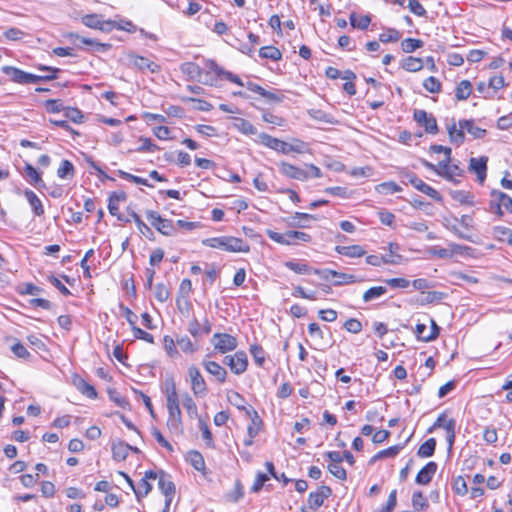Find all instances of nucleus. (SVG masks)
I'll list each match as a JSON object with an SVG mask.
<instances>
[{"label":"nucleus","instance_id":"1","mask_svg":"<svg viewBox=\"0 0 512 512\" xmlns=\"http://www.w3.org/2000/svg\"><path fill=\"white\" fill-rule=\"evenodd\" d=\"M203 245L218 248L229 252H248L249 245L241 238L221 236L208 238L202 241Z\"/></svg>","mask_w":512,"mask_h":512},{"label":"nucleus","instance_id":"2","mask_svg":"<svg viewBox=\"0 0 512 512\" xmlns=\"http://www.w3.org/2000/svg\"><path fill=\"white\" fill-rule=\"evenodd\" d=\"M489 211L502 217L505 213L512 214V198L499 190H492L489 200Z\"/></svg>","mask_w":512,"mask_h":512},{"label":"nucleus","instance_id":"3","mask_svg":"<svg viewBox=\"0 0 512 512\" xmlns=\"http://www.w3.org/2000/svg\"><path fill=\"white\" fill-rule=\"evenodd\" d=\"M214 349L224 354L237 348V339L227 333H215L211 339Z\"/></svg>","mask_w":512,"mask_h":512},{"label":"nucleus","instance_id":"4","mask_svg":"<svg viewBox=\"0 0 512 512\" xmlns=\"http://www.w3.org/2000/svg\"><path fill=\"white\" fill-rule=\"evenodd\" d=\"M168 410L167 427L171 431L178 432L182 428V415L179 400L166 402Z\"/></svg>","mask_w":512,"mask_h":512},{"label":"nucleus","instance_id":"5","mask_svg":"<svg viewBox=\"0 0 512 512\" xmlns=\"http://www.w3.org/2000/svg\"><path fill=\"white\" fill-rule=\"evenodd\" d=\"M188 376L193 394L196 397L205 396L207 393V385L202 374L200 373V370L196 366L192 365L188 368Z\"/></svg>","mask_w":512,"mask_h":512},{"label":"nucleus","instance_id":"6","mask_svg":"<svg viewBox=\"0 0 512 512\" xmlns=\"http://www.w3.org/2000/svg\"><path fill=\"white\" fill-rule=\"evenodd\" d=\"M280 173L290 179L298 181H306L309 179V172L305 169L297 167L289 162L280 161L278 163Z\"/></svg>","mask_w":512,"mask_h":512},{"label":"nucleus","instance_id":"7","mask_svg":"<svg viewBox=\"0 0 512 512\" xmlns=\"http://www.w3.org/2000/svg\"><path fill=\"white\" fill-rule=\"evenodd\" d=\"M406 178L408 182L414 186L418 191L424 193L431 199H433L436 202L442 201L441 194L435 190L430 185L426 184L424 181H422L420 178H418L414 173H409L406 175Z\"/></svg>","mask_w":512,"mask_h":512},{"label":"nucleus","instance_id":"8","mask_svg":"<svg viewBox=\"0 0 512 512\" xmlns=\"http://www.w3.org/2000/svg\"><path fill=\"white\" fill-rule=\"evenodd\" d=\"M2 72L10 76L11 80L15 83L26 84L39 82V78L35 77V74L27 73L13 66H3Z\"/></svg>","mask_w":512,"mask_h":512},{"label":"nucleus","instance_id":"9","mask_svg":"<svg viewBox=\"0 0 512 512\" xmlns=\"http://www.w3.org/2000/svg\"><path fill=\"white\" fill-rule=\"evenodd\" d=\"M413 118L420 126L425 128L426 133L436 134L438 132L436 118L425 110L416 109L413 113Z\"/></svg>","mask_w":512,"mask_h":512},{"label":"nucleus","instance_id":"10","mask_svg":"<svg viewBox=\"0 0 512 512\" xmlns=\"http://www.w3.org/2000/svg\"><path fill=\"white\" fill-rule=\"evenodd\" d=\"M259 142L276 151V152H279V153H282L284 155H288L289 154V146H288V143L283 141V140H280L278 138H275V137H272L271 135L267 134V133H260L259 134Z\"/></svg>","mask_w":512,"mask_h":512},{"label":"nucleus","instance_id":"11","mask_svg":"<svg viewBox=\"0 0 512 512\" xmlns=\"http://www.w3.org/2000/svg\"><path fill=\"white\" fill-rule=\"evenodd\" d=\"M158 477V472L149 470L145 472V475L138 482L137 486L134 485V489H132L135 493V496L138 501L141 498L148 495V493L152 490V485L149 483L150 479L156 480Z\"/></svg>","mask_w":512,"mask_h":512},{"label":"nucleus","instance_id":"12","mask_svg":"<svg viewBox=\"0 0 512 512\" xmlns=\"http://www.w3.org/2000/svg\"><path fill=\"white\" fill-rule=\"evenodd\" d=\"M332 493L330 487L322 485L317 491L311 492L308 497V507L310 510H316L321 507L324 500L328 498Z\"/></svg>","mask_w":512,"mask_h":512},{"label":"nucleus","instance_id":"13","mask_svg":"<svg viewBox=\"0 0 512 512\" xmlns=\"http://www.w3.org/2000/svg\"><path fill=\"white\" fill-rule=\"evenodd\" d=\"M129 63L133 67L137 68L138 70L144 71L148 70L151 73H157L160 71V66L156 64L153 61H150L148 58L135 55V54H129L128 55Z\"/></svg>","mask_w":512,"mask_h":512},{"label":"nucleus","instance_id":"14","mask_svg":"<svg viewBox=\"0 0 512 512\" xmlns=\"http://www.w3.org/2000/svg\"><path fill=\"white\" fill-rule=\"evenodd\" d=\"M488 158L481 156L479 158H471L469 161V170L477 175V180L482 184L486 179Z\"/></svg>","mask_w":512,"mask_h":512},{"label":"nucleus","instance_id":"15","mask_svg":"<svg viewBox=\"0 0 512 512\" xmlns=\"http://www.w3.org/2000/svg\"><path fill=\"white\" fill-rule=\"evenodd\" d=\"M437 471V464L433 461L428 462L416 475L415 482L419 485H427L431 482Z\"/></svg>","mask_w":512,"mask_h":512},{"label":"nucleus","instance_id":"16","mask_svg":"<svg viewBox=\"0 0 512 512\" xmlns=\"http://www.w3.org/2000/svg\"><path fill=\"white\" fill-rule=\"evenodd\" d=\"M82 23L93 29H99L102 31L108 30V26H113V21H102L97 14H88L82 17Z\"/></svg>","mask_w":512,"mask_h":512},{"label":"nucleus","instance_id":"17","mask_svg":"<svg viewBox=\"0 0 512 512\" xmlns=\"http://www.w3.org/2000/svg\"><path fill=\"white\" fill-rule=\"evenodd\" d=\"M158 488L164 494L165 498H173L175 494V485L170 477L163 471L158 473Z\"/></svg>","mask_w":512,"mask_h":512},{"label":"nucleus","instance_id":"18","mask_svg":"<svg viewBox=\"0 0 512 512\" xmlns=\"http://www.w3.org/2000/svg\"><path fill=\"white\" fill-rule=\"evenodd\" d=\"M202 365L205 370L213 375L220 383H224L226 381L227 371L217 362L204 360Z\"/></svg>","mask_w":512,"mask_h":512},{"label":"nucleus","instance_id":"19","mask_svg":"<svg viewBox=\"0 0 512 512\" xmlns=\"http://www.w3.org/2000/svg\"><path fill=\"white\" fill-rule=\"evenodd\" d=\"M247 366L248 359L246 353L244 351L236 352L230 370L236 375H241L247 370Z\"/></svg>","mask_w":512,"mask_h":512},{"label":"nucleus","instance_id":"20","mask_svg":"<svg viewBox=\"0 0 512 512\" xmlns=\"http://www.w3.org/2000/svg\"><path fill=\"white\" fill-rule=\"evenodd\" d=\"M130 448L131 445L123 441H114L111 447L113 459L115 461H124L128 456Z\"/></svg>","mask_w":512,"mask_h":512},{"label":"nucleus","instance_id":"21","mask_svg":"<svg viewBox=\"0 0 512 512\" xmlns=\"http://www.w3.org/2000/svg\"><path fill=\"white\" fill-rule=\"evenodd\" d=\"M459 126L475 139L483 138L486 135V130L475 126L473 120H460Z\"/></svg>","mask_w":512,"mask_h":512},{"label":"nucleus","instance_id":"22","mask_svg":"<svg viewBox=\"0 0 512 512\" xmlns=\"http://www.w3.org/2000/svg\"><path fill=\"white\" fill-rule=\"evenodd\" d=\"M24 195L28 203L30 204L34 214L36 216H42L44 214V208L38 196L32 190L29 189H26L24 191Z\"/></svg>","mask_w":512,"mask_h":512},{"label":"nucleus","instance_id":"23","mask_svg":"<svg viewBox=\"0 0 512 512\" xmlns=\"http://www.w3.org/2000/svg\"><path fill=\"white\" fill-rule=\"evenodd\" d=\"M70 36L79 40L82 44L90 46L91 51L103 52V51H107L111 48V44L100 43L91 38L81 37L77 34H71Z\"/></svg>","mask_w":512,"mask_h":512},{"label":"nucleus","instance_id":"24","mask_svg":"<svg viewBox=\"0 0 512 512\" xmlns=\"http://www.w3.org/2000/svg\"><path fill=\"white\" fill-rule=\"evenodd\" d=\"M182 405L186 409L190 419H201L198 413L197 405L188 393H184L182 395Z\"/></svg>","mask_w":512,"mask_h":512},{"label":"nucleus","instance_id":"25","mask_svg":"<svg viewBox=\"0 0 512 512\" xmlns=\"http://www.w3.org/2000/svg\"><path fill=\"white\" fill-rule=\"evenodd\" d=\"M336 251L344 256L357 258L365 255V250L360 245H351V246H337Z\"/></svg>","mask_w":512,"mask_h":512},{"label":"nucleus","instance_id":"26","mask_svg":"<svg viewBox=\"0 0 512 512\" xmlns=\"http://www.w3.org/2000/svg\"><path fill=\"white\" fill-rule=\"evenodd\" d=\"M364 279L353 274H347L335 271L334 285L341 286L346 284H353L362 282Z\"/></svg>","mask_w":512,"mask_h":512},{"label":"nucleus","instance_id":"27","mask_svg":"<svg viewBox=\"0 0 512 512\" xmlns=\"http://www.w3.org/2000/svg\"><path fill=\"white\" fill-rule=\"evenodd\" d=\"M154 228L165 236L174 235L177 228L172 220L162 218L158 222H154Z\"/></svg>","mask_w":512,"mask_h":512},{"label":"nucleus","instance_id":"28","mask_svg":"<svg viewBox=\"0 0 512 512\" xmlns=\"http://www.w3.org/2000/svg\"><path fill=\"white\" fill-rule=\"evenodd\" d=\"M24 172L26 176L30 179V183L32 185H34L37 188L45 186L40 173L31 164H25Z\"/></svg>","mask_w":512,"mask_h":512},{"label":"nucleus","instance_id":"29","mask_svg":"<svg viewBox=\"0 0 512 512\" xmlns=\"http://www.w3.org/2000/svg\"><path fill=\"white\" fill-rule=\"evenodd\" d=\"M402 68L409 72H417L423 68V61L420 58L408 56L402 60Z\"/></svg>","mask_w":512,"mask_h":512},{"label":"nucleus","instance_id":"30","mask_svg":"<svg viewBox=\"0 0 512 512\" xmlns=\"http://www.w3.org/2000/svg\"><path fill=\"white\" fill-rule=\"evenodd\" d=\"M234 127L245 135H255L257 133V129L254 125L243 118H236L234 121Z\"/></svg>","mask_w":512,"mask_h":512},{"label":"nucleus","instance_id":"31","mask_svg":"<svg viewBox=\"0 0 512 512\" xmlns=\"http://www.w3.org/2000/svg\"><path fill=\"white\" fill-rule=\"evenodd\" d=\"M472 92V85L468 80H462L456 87L455 96L457 100H466Z\"/></svg>","mask_w":512,"mask_h":512},{"label":"nucleus","instance_id":"32","mask_svg":"<svg viewBox=\"0 0 512 512\" xmlns=\"http://www.w3.org/2000/svg\"><path fill=\"white\" fill-rule=\"evenodd\" d=\"M387 292V289L386 287L384 286H375V287H371L369 288L368 290H366L364 293H363V301L365 303H368L372 300H375V299H378L380 298L381 296H383L385 293Z\"/></svg>","mask_w":512,"mask_h":512},{"label":"nucleus","instance_id":"33","mask_svg":"<svg viewBox=\"0 0 512 512\" xmlns=\"http://www.w3.org/2000/svg\"><path fill=\"white\" fill-rule=\"evenodd\" d=\"M436 440L429 438L419 447L417 454L419 457L427 458L431 457L435 452Z\"/></svg>","mask_w":512,"mask_h":512},{"label":"nucleus","instance_id":"34","mask_svg":"<svg viewBox=\"0 0 512 512\" xmlns=\"http://www.w3.org/2000/svg\"><path fill=\"white\" fill-rule=\"evenodd\" d=\"M286 237L289 240L288 245H295L298 241L310 242L311 236L305 232L289 230L286 231Z\"/></svg>","mask_w":512,"mask_h":512},{"label":"nucleus","instance_id":"35","mask_svg":"<svg viewBox=\"0 0 512 512\" xmlns=\"http://www.w3.org/2000/svg\"><path fill=\"white\" fill-rule=\"evenodd\" d=\"M260 57L264 59H271L274 61L280 60L282 54L280 50L274 46H264L259 50Z\"/></svg>","mask_w":512,"mask_h":512},{"label":"nucleus","instance_id":"36","mask_svg":"<svg viewBox=\"0 0 512 512\" xmlns=\"http://www.w3.org/2000/svg\"><path fill=\"white\" fill-rule=\"evenodd\" d=\"M292 219H293V222L291 223L292 226H296L299 228H307V227H309L308 221L310 219L315 220L316 218L311 214L296 212L292 216Z\"/></svg>","mask_w":512,"mask_h":512},{"label":"nucleus","instance_id":"37","mask_svg":"<svg viewBox=\"0 0 512 512\" xmlns=\"http://www.w3.org/2000/svg\"><path fill=\"white\" fill-rule=\"evenodd\" d=\"M164 393L166 396V402L179 400L178 393L176 390V384L172 378L167 379L164 383Z\"/></svg>","mask_w":512,"mask_h":512},{"label":"nucleus","instance_id":"38","mask_svg":"<svg viewBox=\"0 0 512 512\" xmlns=\"http://www.w3.org/2000/svg\"><path fill=\"white\" fill-rule=\"evenodd\" d=\"M130 216H131V218L133 219V221L135 222V224H136V226H137V228H138L139 232H140L142 235L146 236L147 238L151 239V238H152V236H153V232H152L151 228H150L148 225H146V224L141 220L140 216H139L137 213H135V212H133V211H132V212L130 213Z\"/></svg>","mask_w":512,"mask_h":512},{"label":"nucleus","instance_id":"39","mask_svg":"<svg viewBox=\"0 0 512 512\" xmlns=\"http://www.w3.org/2000/svg\"><path fill=\"white\" fill-rule=\"evenodd\" d=\"M448 134L450 141L460 145L464 141V130L462 128H457L456 124L453 123L452 125L448 126Z\"/></svg>","mask_w":512,"mask_h":512},{"label":"nucleus","instance_id":"40","mask_svg":"<svg viewBox=\"0 0 512 512\" xmlns=\"http://www.w3.org/2000/svg\"><path fill=\"white\" fill-rule=\"evenodd\" d=\"M451 247L452 249L433 247L430 250V253L438 258L447 259L452 257L454 252L458 251V249L460 248V246L456 244H452Z\"/></svg>","mask_w":512,"mask_h":512},{"label":"nucleus","instance_id":"41","mask_svg":"<svg viewBox=\"0 0 512 512\" xmlns=\"http://www.w3.org/2000/svg\"><path fill=\"white\" fill-rule=\"evenodd\" d=\"M176 343L180 349L187 354H193L198 349L197 346L187 336L177 338Z\"/></svg>","mask_w":512,"mask_h":512},{"label":"nucleus","instance_id":"42","mask_svg":"<svg viewBox=\"0 0 512 512\" xmlns=\"http://www.w3.org/2000/svg\"><path fill=\"white\" fill-rule=\"evenodd\" d=\"M188 461L198 471H202L205 468L204 458L198 451H190L188 453Z\"/></svg>","mask_w":512,"mask_h":512},{"label":"nucleus","instance_id":"43","mask_svg":"<svg viewBox=\"0 0 512 512\" xmlns=\"http://www.w3.org/2000/svg\"><path fill=\"white\" fill-rule=\"evenodd\" d=\"M450 161L451 159L445 158L444 160L440 161L437 166V174L446 178L447 180H452L453 178V172L452 167H450Z\"/></svg>","mask_w":512,"mask_h":512},{"label":"nucleus","instance_id":"44","mask_svg":"<svg viewBox=\"0 0 512 512\" xmlns=\"http://www.w3.org/2000/svg\"><path fill=\"white\" fill-rule=\"evenodd\" d=\"M412 505L417 510H425L428 508V500L421 491H415L412 495Z\"/></svg>","mask_w":512,"mask_h":512},{"label":"nucleus","instance_id":"45","mask_svg":"<svg viewBox=\"0 0 512 512\" xmlns=\"http://www.w3.org/2000/svg\"><path fill=\"white\" fill-rule=\"evenodd\" d=\"M422 46L423 42L414 38H406L401 42V49L405 53H411Z\"/></svg>","mask_w":512,"mask_h":512},{"label":"nucleus","instance_id":"46","mask_svg":"<svg viewBox=\"0 0 512 512\" xmlns=\"http://www.w3.org/2000/svg\"><path fill=\"white\" fill-rule=\"evenodd\" d=\"M400 38L401 33L394 28H389L379 35V40L383 43L397 42Z\"/></svg>","mask_w":512,"mask_h":512},{"label":"nucleus","instance_id":"47","mask_svg":"<svg viewBox=\"0 0 512 512\" xmlns=\"http://www.w3.org/2000/svg\"><path fill=\"white\" fill-rule=\"evenodd\" d=\"M74 175V166L69 160H63L61 162L60 167L57 170V176L61 179H65L67 177H73Z\"/></svg>","mask_w":512,"mask_h":512},{"label":"nucleus","instance_id":"48","mask_svg":"<svg viewBox=\"0 0 512 512\" xmlns=\"http://www.w3.org/2000/svg\"><path fill=\"white\" fill-rule=\"evenodd\" d=\"M78 390L87 397L94 399L97 397L96 389L83 379H80L76 384Z\"/></svg>","mask_w":512,"mask_h":512},{"label":"nucleus","instance_id":"49","mask_svg":"<svg viewBox=\"0 0 512 512\" xmlns=\"http://www.w3.org/2000/svg\"><path fill=\"white\" fill-rule=\"evenodd\" d=\"M375 189L382 194H393L401 191V187L393 181L381 183L377 185Z\"/></svg>","mask_w":512,"mask_h":512},{"label":"nucleus","instance_id":"50","mask_svg":"<svg viewBox=\"0 0 512 512\" xmlns=\"http://www.w3.org/2000/svg\"><path fill=\"white\" fill-rule=\"evenodd\" d=\"M163 344H164V349L166 351V353L171 357V358H175L179 355L178 353V350L176 349V341H174V339L171 337V336H164L163 338Z\"/></svg>","mask_w":512,"mask_h":512},{"label":"nucleus","instance_id":"51","mask_svg":"<svg viewBox=\"0 0 512 512\" xmlns=\"http://www.w3.org/2000/svg\"><path fill=\"white\" fill-rule=\"evenodd\" d=\"M285 266L297 274H307L313 271L307 264L300 262L287 261Z\"/></svg>","mask_w":512,"mask_h":512},{"label":"nucleus","instance_id":"52","mask_svg":"<svg viewBox=\"0 0 512 512\" xmlns=\"http://www.w3.org/2000/svg\"><path fill=\"white\" fill-rule=\"evenodd\" d=\"M250 353L258 366H263L265 362V352L259 345H251Z\"/></svg>","mask_w":512,"mask_h":512},{"label":"nucleus","instance_id":"53","mask_svg":"<svg viewBox=\"0 0 512 512\" xmlns=\"http://www.w3.org/2000/svg\"><path fill=\"white\" fill-rule=\"evenodd\" d=\"M401 449L402 447L400 445L391 446L387 449L379 451L376 455L373 456L372 461H376L385 457H394L399 453Z\"/></svg>","mask_w":512,"mask_h":512},{"label":"nucleus","instance_id":"54","mask_svg":"<svg viewBox=\"0 0 512 512\" xmlns=\"http://www.w3.org/2000/svg\"><path fill=\"white\" fill-rule=\"evenodd\" d=\"M199 428L202 432V437L206 441V445L210 448L214 447L212 433L203 419H199Z\"/></svg>","mask_w":512,"mask_h":512},{"label":"nucleus","instance_id":"55","mask_svg":"<svg viewBox=\"0 0 512 512\" xmlns=\"http://www.w3.org/2000/svg\"><path fill=\"white\" fill-rule=\"evenodd\" d=\"M423 86L430 93H438L441 90L440 81L433 76L426 78L423 82Z\"/></svg>","mask_w":512,"mask_h":512},{"label":"nucleus","instance_id":"56","mask_svg":"<svg viewBox=\"0 0 512 512\" xmlns=\"http://www.w3.org/2000/svg\"><path fill=\"white\" fill-rule=\"evenodd\" d=\"M228 401L238 409H245V399L243 396L236 392V391H230L227 395Z\"/></svg>","mask_w":512,"mask_h":512},{"label":"nucleus","instance_id":"57","mask_svg":"<svg viewBox=\"0 0 512 512\" xmlns=\"http://www.w3.org/2000/svg\"><path fill=\"white\" fill-rule=\"evenodd\" d=\"M396 504H397V491L392 490L388 496L386 505L382 506L380 509H378L374 512H393V509L395 508Z\"/></svg>","mask_w":512,"mask_h":512},{"label":"nucleus","instance_id":"58","mask_svg":"<svg viewBox=\"0 0 512 512\" xmlns=\"http://www.w3.org/2000/svg\"><path fill=\"white\" fill-rule=\"evenodd\" d=\"M244 495L243 486L239 480L235 482L234 490L227 495L231 502H238Z\"/></svg>","mask_w":512,"mask_h":512},{"label":"nucleus","instance_id":"59","mask_svg":"<svg viewBox=\"0 0 512 512\" xmlns=\"http://www.w3.org/2000/svg\"><path fill=\"white\" fill-rule=\"evenodd\" d=\"M65 116L70 119L74 123H81L83 119L82 112L77 108L72 107H66L65 110Z\"/></svg>","mask_w":512,"mask_h":512},{"label":"nucleus","instance_id":"60","mask_svg":"<svg viewBox=\"0 0 512 512\" xmlns=\"http://www.w3.org/2000/svg\"><path fill=\"white\" fill-rule=\"evenodd\" d=\"M155 298L160 302H165L169 298V291L167 287L163 283H158L155 286V292H154Z\"/></svg>","mask_w":512,"mask_h":512},{"label":"nucleus","instance_id":"61","mask_svg":"<svg viewBox=\"0 0 512 512\" xmlns=\"http://www.w3.org/2000/svg\"><path fill=\"white\" fill-rule=\"evenodd\" d=\"M329 472L340 480H345L347 477L346 470L337 463H330L328 465Z\"/></svg>","mask_w":512,"mask_h":512},{"label":"nucleus","instance_id":"62","mask_svg":"<svg viewBox=\"0 0 512 512\" xmlns=\"http://www.w3.org/2000/svg\"><path fill=\"white\" fill-rule=\"evenodd\" d=\"M453 489L456 494L464 496L468 492L467 483L462 476H458L454 480Z\"/></svg>","mask_w":512,"mask_h":512},{"label":"nucleus","instance_id":"63","mask_svg":"<svg viewBox=\"0 0 512 512\" xmlns=\"http://www.w3.org/2000/svg\"><path fill=\"white\" fill-rule=\"evenodd\" d=\"M289 148V154L294 153H305L307 151V144L300 140V139H294L292 143H288Z\"/></svg>","mask_w":512,"mask_h":512},{"label":"nucleus","instance_id":"64","mask_svg":"<svg viewBox=\"0 0 512 512\" xmlns=\"http://www.w3.org/2000/svg\"><path fill=\"white\" fill-rule=\"evenodd\" d=\"M344 328L350 333H360L362 330V324L358 319L350 318L344 323Z\"/></svg>","mask_w":512,"mask_h":512}]
</instances>
